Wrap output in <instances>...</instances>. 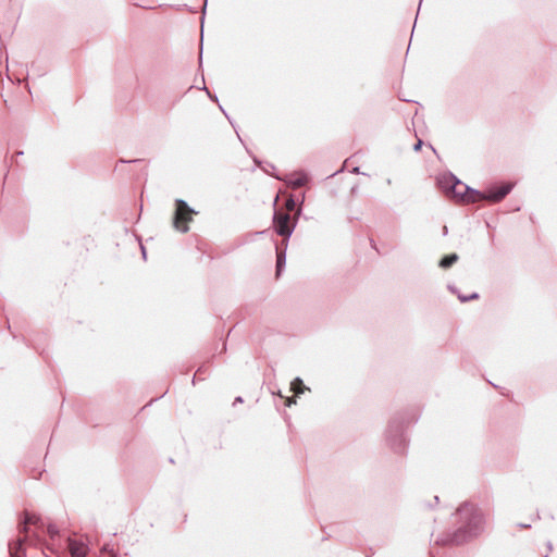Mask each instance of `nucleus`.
<instances>
[{
    "mask_svg": "<svg viewBox=\"0 0 557 557\" xmlns=\"http://www.w3.org/2000/svg\"><path fill=\"white\" fill-rule=\"evenodd\" d=\"M457 260H458V256L456 253L447 255L444 258H442V260L440 261V267L443 269H448L453 264H455L457 262Z\"/></svg>",
    "mask_w": 557,
    "mask_h": 557,
    "instance_id": "8",
    "label": "nucleus"
},
{
    "mask_svg": "<svg viewBox=\"0 0 557 557\" xmlns=\"http://www.w3.org/2000/svg\"><path fill=\"white\" fill-rule=\"evenodd\" d=\"M295 403H296V400L294 398H287L285 404H286V406H290L292 404H295Z\"/></svg>",
    "mask_w": 557,
    "mask_h": 557,
    "instance_id": "12",
    "label": "nucleus"
},
{
    "mask_svg": "<svg viewBox=\"0 0 557 557\" xmlns=\"http://www.w3.org/2000/svg\"><path fill=\"white\" fill-rule=\"evenodd\" d=\"M444 188L454 198L462 200V201H473L474 199L469 196V187L457 180L454 175L445 176L443 180Z\"/></svg>",
    "mask_w": 557,
    "mask_h": 557,
    "instance_id": "4",
    "label": "nucleus"
},
{
    "mask_svg": "<svg viewBox=\"0 0 557 557\" xmlns=\"http://www.w3.org/2000/svg\"><path fill=\"white\" fill-rule=\"evenodd\" d=\"M67 549L72 557H86L88 553L87 545L83 541L76 539L67 540Z\"/></svg>",
    "mask_w": 557,
    "mask_h": 557,
    "instance_id": "6",
    "label": "nucleus"
},
{
    "mask_svg": "<svg viewBox=\"0 0 557 557\" xmlns=\"http://www.w3.org/2000/svg\"><path fill=\"white\" fill-rule=\"evenodd\" d=\"M457 517L461 523V527L453 540L456 543L465 541V534H475L483 524L482 512L473 504L470 503H465L457 509Z\"/></svg>",
    "mask_w": 557,
    "mask_h": 557,
    "instance_id": "1",
    "label": "nucleus"
},
{
    "mask_svg": "<svg viewBox=\"0 0 557 557\" xmlns=\"http://www.w3.org/2000/svg\"><path fill=\"white\" fill-rule=\"evenodd\" d=\"M29 531V524H25V521H23L22 525L20 527V535L16 540V542L10 546V549L12 554L16 555L18 549L22 547L23 543L27 539V534Z\"/></svg>",
    "mask_w": 557,
    "mask_h": 557,
    "instance_id": "7",
    "label": "nucleus"
},
{
    "mask_svg": "<svg viewBox=\"0 0 557 557\" xmlns=\"http://www.w3.org/2000/svg\"><path fill=\"white\" fill-rule=\"evenodd\" d=\"M296 219V214L292 216L289 212L276 210L273 216V227L280 236L288 238L295 228Z\"/></svg>",
    "mask_w": 557,
    "mask_h": 557,
    "instance_id": "3",
    "label": "nucleus"
},
{
    "mask_svg": "<svg viewBox=\"0 0 557 557\" xmlns=\"http://www.w3.org/2000/svg\"><path fill=\"white\" fill-rule=\"evenodd\" d=\"M196 212L188 207V205L181 199L175 201V213L173 219L174 227L183 233H186L189 227L188 223L193 221V215Z\"/></svg>",
    "mask_w": 557,
    "mask_h": 557,
    "instance_id": "2",
    "label": "nucleus"
},
{
    "mask_svg": "<svg viewBox=\"0 0 557 557\" xmlns=\"http://www.w3.org/2000/svg\"><path fill=\"white\" fill-rule=\"evenodd\" d=\"M24 521H25V524L36 525L39 522V518L35 513L25 511L24 512Z\"/></svg>",
    "mask_w": 557,
    "mask_h": 557,
    "instance_id": "10",
    "label": "nucleus"
},
{
    "mask_svg": "<svg viewBox=\"0 0 557 557\" xmlns=\"http://www.w3.org/2000/svg\"><path fill=\"white\" fill-rule=\"evenodd\" d=\"M290 389L294 392L295 395H299L302 394L305 389H307V387L304 385V382L299 377H296L290 383Z\"/></svg>",
    "mask_w": 557,
    "mask_h": 557,
    "instance_id": "9",
    "label": "nucleus"
},
{
    "mask_svg": "<svg viewBox=\"0 0 557 557\" xmlns=\"http://www.w3.org/2000/svg\"><path fill=\"white\" fill-rule=\"evenodd\" d=\"M295 208H296V203L295 201L292 199V198H288L285 202V206L283 208H280L277 209L278 211H286V212H289V214L292 215V212L295 211Z\"/></svg>",
    "mask_w": 557,
    "mask_h": 557,
    "instance_id": "11",
    "label": "nucleus"
},
{
    "mask_svg": "<svg viewBox=\"0 0 557 557\" xmlns=\"http://www.w3.org/2000/svg\"><path fill=\"white\" fill-rule=\"evenodd\" d=\"M281 264H283V261H282V257L278 255L277 256V269L280 270L281 268Z\"/></svg>",
    "mask_w": 557,
    "mask_h": 557,
    "instance_id": "13",
    "label": "nucleus"
},
{
    "mask_svg": "<svg viewBox=\"0 0 557 557\" xmlns=\"http://www.w3.org/2000/svg\"><path fill=\"white\" fill-rule=\"evenodd\" d=\"M510 189V184H504L497 187H493L487 190V193L483 196V199H486L490 202H499L507 196Z\"/></svg>",
    "mask_w": 557,
    "mask_h": 557,
    "instance_id": "5",
    "label": "nucleus"
}]
</instances>
